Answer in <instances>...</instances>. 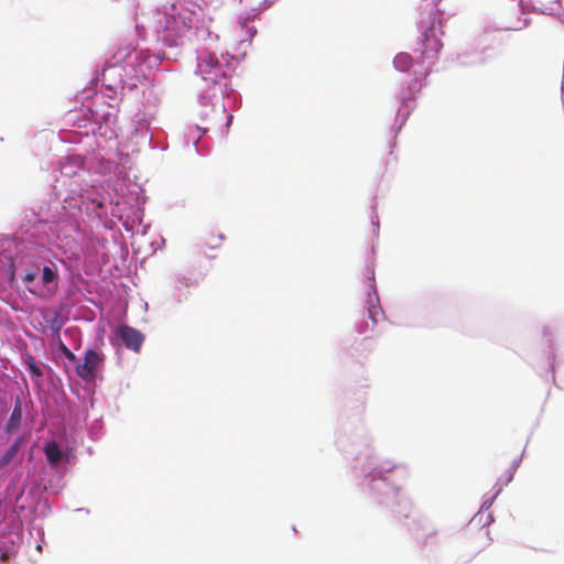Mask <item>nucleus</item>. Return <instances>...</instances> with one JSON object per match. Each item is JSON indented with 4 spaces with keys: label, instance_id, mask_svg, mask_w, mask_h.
<instances>
[{
    "label": "nucleus",
    "instance_id": "f03ea898",
    "mask_svg": "<svg viewBox=\"0 0 564 564\" xmlns=\"http://www.w3.org/2000/svg\"><path fill=\"white\" fill-rule=\"evenodd\" d=\"M193 8L187 7L186 11L188 12V15L186 14H178L176 17H172L171 19H167L166 21V30L170 32L173 30L171 24H177L181 23L180 29H177L175 33L176 39H183L187 36L192 30L199 29L200 24L203 23V9L200 6L192 4Z\"/></svg>",
    "mask_w": 564,
    "mask_h": 564
},
{
    "label": "nucleus",
    "instance_id": "9d476101",
    "mask_svg": "<svg viewBox=\"0 0 564 564\" xmlns=\"http://www.w3.org/2000/svg\"><path fill=\"white\" fill-rule=\"evenodd\" d=\"M20 449V440H17L0 458V468L6 467L17 456Z\"/></svg>",
    "mask_w": 564,
    "mask_h": 564
},
{
    "label": "nucleus",
    "instance_id": "6e6552de",
    "mask_svg": "<svg viewBox=\"0 0 564 564\" xmlns=\"http://www.w3.org/2000/svg\"><path fill=\"white\" fill-rule=\"evenodd\" d=\"M22 421V405L21 400L17 399L11 415L7 422V432H14L20 429Z\"/></svg>",
    "mask_w": 564,
    "mask_h": 564
},
{
    "label": "nucleus",
    "instance_id": "20e7f679",
    "mask_svg": "<svg viewBox=\"0 0 564 564\" xmlns=\"http://www.w3.org/2000/svg\"><path fill=\"white\" fill-rule=\"evenodd\" d=\"M422 47L420 48L422 59H434L440 53L443 44L437 36L434 26H431L422 34Z\"/></svg>",
    "mask_w": 564,
    "mask_h": 564
},
{
    "label": "nucleus",
    "instance_id": "f257e3e1",
    "mask_svg": "<svg viewBox=\"0 0 564 564\" xmlns=\"http://www.w3.org/2000/svg\"><path fill=\"white\" fill-rule=\"evenodd\" d=\"M195 73L200 78L203 88H210L225 76V69L218 58L207 51L199 52Z\"/></svg>",
    "mask_w": 564,
    "mask_h": 564
},
{
    "label": "nucleus",
    "instance_id": "f8f14e48",
    "mask_svg": "<svg viewBox=\"0 0 564 564\" xmlns=\"http://www.w3.org/2000/svg\"><path fill=\"white\" fill-rule=\"evenodd\" d=\"M375 301L378 303V297L373 300L369 295V306H368V317L372 321V324L376 325L378 323L379 317L383 315L381 307L378 304H375Z\"/></svg>",
    "mask_w": 564,
    "mask_h": 564
},
{
    "label": "nucleus",
    "instance_id": "2eb2a0df",
    "mask_svg": "<svg viewBox=\"0 0 564 564\" xmlns=\"http://www.w3.org/2000/svg\"><path fill=\"white\" fill-rule=\"evenodd\" d=\"M253 10L262 11L267 9L274 0H246Z\"/></svg>",
    "mask_w": 564,
    "mask_h": 564
},
{
    "label": "nucleus",
    "instance_id": "1a4fd4ad",
    "mask_svg": "<svg viewBox=\"0 0 564 564\" xmlns=\"http://www.w3.org/2000/svg\"><path fill=\"white\" fill-rule=\"evenodd\" d=\"M44 453L51 465H57L64 457V453L58 447L57 443L52 441L45 444Z\"/></svg>",
    "mask_w": 564,
    "mask_h": 564
},
{
    "label": "nucleus",
    "instance_id": "39448f33",
    "mask_svg": "<svg viewBox=\"0 0 564 564\" xmlns=\"http://www.w3.org/2000/svg\"><path fill=\"white\" fill-rule=\"evenodd\" d=\"M116 336L124 344V346L134 352H139L144 340L143 334L128 325L119 326Z\"/></svg>",
    "mask_w": 564,
    "mask_h": 564
},
{
    "label": "nucleus",
    "instance_id": "0eeeda50",
    "mask_svg": "<svg viewBox=\"0 0 564 564\" xmlns=\"http://www.w3.org/2000/svg\"><path fill=\"white\" fill-rule=\"evenodd\" d=\"M41 288H46L50 291V296L57 289V271L50 265H45L42 270Z\"/></svg>",
    "mask_w": 564,
    "mask_h": 564
},
{
    "label": "nucleus",
    "instance_id": "ddd939ff",
    "mask_svg": "<svg viewBox=\"0 0 564 564\" xmlns=\"http://www.w3.org/2000/svg\"><path fill=\"white\" fill-rule=\"evenodd\" d=\"M25 365L28 367V370L32 373V376L40 378L43 376V372L39 365L36 364V360L33 356H26L25 358Z\"/></svg>",
    "mask_w": 564,
    "mask_h": 564
},
{
    "label": "nucleus",
    "instance_id": "423d86ee",
    "mask_svg": "<svg viewBox=\"0 0 564 564\" xmlns=\"http://www.w3.org/2000/svg\"><path fill=\"white\" fill-rule=\"evenodd\" d=\"M40 272V268L33 267L25 269L21 279L28 291L41 299L50 297V291L46 288H41L40 281L36 280Z\"/></svg>",
    "mask_w": 564,
    "mask_h": 564
},
{
    "label": "nucleus",
    "instance_id": "7ed1b4c3",
    "mask_svg": "<svg viewBox=\"0 0 564 564\" xmlns=\"http://www.w3.org/2000/svg\"><path fill=\"white\" fill-rule=\"evenodd\" d=\"M102 362V356L93 349L84 355V362L76 366V373L85 381L93 380Z\"/></svg>",
    "mask_w": 564,
    "mask_h": 564
},
{
    "label": "nucleus",
    "instance_id": "f3484780",
    "mask_svg": "<svg viewBox=\"0 0 564 564\" xmlns=\"http://www.w3.org/2000/svg\"><path fill=\"white\" fill-rule=\"evenodd\" d=\"M214 232L213 231H209L206 234V243L210 245L212 247H215L217 246L218 243H214Z\"/></svg>",
    "mask_w": 564,
    "mask_h": 564
},
{
    "label": "nucleus",
    "instance_id": "4468645a",
    "mask_svg": "<svg viewBox=\"0 0 564 564\" xmlns=\"http://www.w3.org/2000/svg\"><path fill=\"white\" fill-rule=\"evenodd\" d=\"M171 26L173 28V30H171L170 32H167V30L165 29V40L170 41V45H178L183 39H176L175 33L177 29H180L181 23L178 22L177 24H171Z\"/></svg>",
    "mask_w": 564,
    "mask_h": 564
},
{
    "label": "nucleus",
    "instance_id": "a211bd4d",
    "mask_svg": "<svg viewBox=\"0 0 564 564\" xmlns=\"http://www.w3.org/2000/svg\"><path fill=\"white\" fill-rule=\"evenodd\" d=\"M217 237H218V241H221L224 239V236L221 234H219Z\"/></svg>",
    "mask_w": 564,
    "mask_h": 564
},
{
    "label": "nucleus",
    "instance_id": "9b49d317",
    "mask_svg": "<svg viewBox=\"0 0 564 564\" xmlns=\"http://www.w3.org/2000/svg\"><path fill=\"white\" fill-rule=\"evenodd\" d=\"M393 64L397 69L405 72L412 66V57L408 53H400L394 57Z\"/></svg>",
    "mask_w": 564,
    "mask_h": 564
},
{
    "label": "nucleus",
    "instance_id": "dca6fc26",
    "mask_svg": "<svg viewBox=\"0 0 564 564\" xmlns=\"http://www.w3.org/2000/svg\"><path fill=\"white\" fill-rule=\"evenodd\" d=\"M59 350L62 354L72 362H75L77 360V357L67 348V346L61 341L59 343Z\"/></svg>",
    "mask_w": 564,
    "mask_h": 564
}]
</instances>
